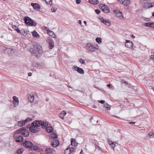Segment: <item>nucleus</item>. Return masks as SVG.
Returning a JSON list of instances; mask_svg holds the SVG:
<instances>
[{
  "mask_svg": "<svg viewBox=\"0 0 154 154\" xmlns=\"http://www.w3.org/2000/svg\"><path fill=\"white\" fill-rule=\"evenodd\" d=\"M23 151V149L22 148H20L17 151V154H22Z\"/></svg>",
  "mask_w": 154,
  "mask_h": 154,
  "instance_id": "obj_36",
  "label": "nucleus"
},
{
  "mask_svg": "<svg viewBox=\"0 0 154 154\" xmlns=\"http://www.w3.org/2000/svg\"><path fill=\"white\" fill-rule=\"evenodd\" d=\"M78 23L80 24H81L82 23V22L81 20H79L78 21Z\"/></svg>",
  "mask_w": 154,
  "mask_h": 154,
  "instance_id": "obj_56",
  "label": "nucleus"
},
{
  "mask_svg": "<svg viewBox=\"0 0 154 154\" xmlns=\"http://www.w3.org/2000/svg\"><path fill=\"white\" fill-rule=\"evenodd\" d=\"M45 1L48 6H51L52 4V0H45Z\"/></svg>",
  "mask_w": 154,
  "mask_h": 154,
  "instance_id": "obj_32",
  "label": "nucleus"
},
{
  "mask_svg": "<svg viewBox=\"0 0 154 154\" xmlns=\"http://www.w3.org/2000/svg\"><path fill=\"white\" fill-rule=\"evenodd\" d=\"M24 20L27 25L35 26L37 25V23L36 22H34L33 20L28 16H26L24 17Z\"/></svg>",
  "mask_w": 154,
  "mask_h": 154,
  "instance_id": "obj_3",
  "label": "nucleus"
},
{
  "mask_svg": "<svg viewBox=\"0 0 154 154\" xmlns=\"http://www.w3.org/2000/svg\"><path fill=\"white\" fill-rule=\"evenodd\" d=\"M75 140L74 139L72 138L71 139V144L72 146H77L78 145V143L75 142Z\"/></svg>",
  "mask_w": 154,
  "mask_h": 154,
  "instance_id": "obj_28",
  "label": "nucleus"
},
{
  "mask_svg": "<svg viewBox=\"0 0 154 154\" xmlns=\"http://www.w3.org/2000/svg\"><path fill=\"white\" fill-rule=\"evenodd\" d=\"M59 143L57 140H54L52 141L51 142V145L54 147H55L58 146Z\"/></svg>",
  "mask_w": 154,
  "mask_h": 154,
  "instance_id": "obj_20",
  "label": "nucleus"
},
{
  "mask_svg": "<svg viewBox=\"0 0 154 154\" xmlns=\"http://www.w3.org/2000/svg\"><path fill=\"white\" fill-rule=\"evenodd\" d=\"M28 99L31 103L33 102L34 103H36L39 101L38 97L36 95H34L31 94L28 97Z\"/></svg>",
  "mask_w": 154,
  "mask_h": 154,
  "instance_id": "obj_5",
  "label": "nucleus"
},
{
  "mask_svg": "<svg viewBox=\"0 0 154 154\" xmlns=\"http://www.w3.org/2000/svg\"><path fill=\"white\" fill-rule=\"evenodd\" d=\"M86 49L91 52H94L98 50V49L95 47L92 44L90 43H88L86 46Z\"/></svg>",
  "mask_w": 154,
  "mask_h": 154,
  "instance_id": "obj_6",
  "label": "nucleus"
},
{
  "mask_svg": "<svg viewBox=\"0 0 154 154\" xmlns=\"http://www.w3.org/2000/svg\"><path fill=\"white\" fill-rule=\"evenodd\" d=\"M64 116H60V118L61 119H64Z\"/></svg>",
  "mask_w": 154,
  "mask_h": 154,
  "instance_id": "obj_55",
  "label": "nucleus"
},
{
  "mask_svg": "<svg viewBox=\"0 0 154 154\" xmlns=\"http://www.w3.org/2000/svg\"><path fill=\"white\" fill-rule=\"evenodd\" d=\"M110 106L107 103H105L104 105V107L106 109L109 110L110 109Z\"/></svg>",
  "mask_w": 154,
  "mask_h": 154,
  "instance_id": "obj_34",
  "label": "nucleus"
},
{
  "mask_svg": "<svg viewBox=\"0 0 154 154\" xmlns=\"http://www.w3.org/2000/svg\"><path fill=\"white\" fill-rule=\"evenodd\" d=\"M98 102L102 104H103L105 103V101L104 100H99Z\"/></svg>",
  "mask_w": 154,
  "mask_h": 154,
  "instance_id": "obj_49",
  "label": "nucleus"
},
{
  "mask_svg": "<svg viewBox=\"0 0 154 154\" xmlns=\"http://www.w3.org/2000/svg\"><path fill=\"white\" fill-rule=\"evenodd\" d=\"M141 18L143 20L146 21H149L150 20V18H146L143 16Z\"/></svg>",
  "mask_w": 154,
  "mask_h": 154,
  "instance_id": "obj_41",
  "label": "nucleus"
},
{
  "mask_svg": "<svg viewBox=\"0 0 154 154\" xmlns=\"http://www.w3.org/2000/svg\"><path fill=\"white\" fill-rule=\"evenodd\" d=\"M144 26L146 27H147L149 28H151L152 22L147 23H144Z\"/></svg>",
  "mask_w": 154,
  "mask_h": 154,
  "instance_id": "obj_38",
  "label": "nucleus"
},
{
  "mask_svg": "<svg viewBox=\"0 0 154 154\" xmlns=\"http://www.w3.org/2000/svg\"><path fill=\"white\" fill-rule=\"evenodd\" d=\"M70 153L69 148H67L65 150V154H69Z\"/></svg>",
  "mask_w": 154,
  "mask_h": 154,
  "instance_id": "obj_42",
  "label": "nucleus"
},
{
  "mask_svg": "<svg viewBox=\"0 0 154 154\" xmlns=\"http://www.w3.org/2000/svg\"><path fill=\"white\" fill-rule=\"evenodd\" d=\"M149 0H140L139 1L140 4L141 5H143L144 2H146V3L147 2H149Z\"/></svg>",
  "mask_w": 154,
  "mask_h": 154,
  "instance_id": "obj_39",
  "label": "nucleus"
},
{
  "mask_svg": "<svg viewBox=\"0 0 154 154\" xmlns=\"http://www.w3.org/2000/svg\"><path fill=\"white\" fill-rule=\"evenodd\" d=\"M32 120V118L28 117L24 120H21L19 121L17 123V125L20 127H22L25 125L26 123L29 122L31 121Z\"/></svg>",
  "mask_w": 154,
  "mask_h": 154,
  "instance_id": "obj_7",
  "label": "nucleus"
},
{
  "mask_svg": "<svg viewBox=\"0 0 154 154\" xmlns=\"http://www.w3.org/2000/svg\"><path fill=\"white\" fill-rule=\"evenodd\" d=\"M73 67L74 68V70L77 71L79 73L82 74H84V71L81 68H79L77 66H74Z\"/></svg>",
  "mask_w": 154,
  "mask_h": 154,
  "instance_id": "obj_17",
  "label": "nucleus"
},
{
  "mask_svg": "<svg viewBox=\"0 0 154 154\" xmlns=\"http://www.w3.org/2000/svg\"><path fill=\"white\" fill-rule=\"evenodd\" d=\"M151 28H154V22H152Z\"/></svg>",
  "mask_w": 154,
  "mask_h": 154,
  "instance_id": "obj_52",
  "label": "nucleus"
},
{
  "mask_svg": "<svg viewBox=\"0 0 154 154\" xmlns=\"http://www.w3.org/2000/svg\"><path fill=\"white\" fill-rule=\"evenodd\" d=\"M11 26L12 29H14V30H16L17 32V33H21V32L17 26L15 25H12Z\"/></svg>",
  "mask_w": 154,
  "mask_h": 154,
  "instance_id": "obj_27",
  "label": "nucleus"
},
{
  "mask_svg": "<svg viewBox=\"0 0 154 154\" xmlns=\"http://www.w3.org/2000/svg\"><path fill=\"white\" fill-rule=\"evenodd\" d=\"M40 120H35L32 123L31 126L29 128V131L33 133H37L40 130L39 127L41 126Z\"/></svg>",
  "mask_w": 154,
  "mask_h": 154,
  "instance_id": "obj_1",
  "label": "nucleus"
},
{
  "mask_svg": "<svg viewBox=\"0 0 154 154\" xmlns=\"http://www.w3.org/2000/svg\"><path fill=\"white\" fill-rule=\"evenodd\" d=\"M154 137V131L150 132L149 134L145 136V138L148 140Z\"/></svg>",
  "mask_w": 154,
  "mask_h": 154,
  "instance_id": "obj_19",
  "label": "nucleus"
},
{
  "mask_svg": "<svg viewBox=\"0 0 154 154\" xmlns=\"http://www.w3.org/2000/svg\"><path fill=\"white\" fill-rule=\"evenodd\" d=\"M54 150L51 148H47L45 150V152L48 154H52L53 153Z\"/></svg>",
  "mask_w": 154,
  "mask_h": 154,
  "instance_id": "obj_24",
  "label": "nucleus"
},
{
  "mask_svg": "<svg viewBox=\"0 0 154 154\" xmlns=\"http://www.w3.org/2000/svg\"><path fill=\"white\" fill-rule=\"evenodd\" d=\"M48 34L53 38H55V37H56V36L54 34V33L49 29L48 30Z\"/></svg>",
  "mask_w": 154,
  "mask_h": 154,
  "instance_id": "obj_26",
  "label": "nucleus"
},
{
  "mask_svg": "<svg viewBox=\"0 0 154 154\" xmlns=\"http://www.w3.org/2000/svg\"><path fill=\"white\" fill-rule=\"evenodd\" d=\"M76 3L77 4H79L80 3L81 1L80 0H75Z\"/></svg>",
  "mask_w": 154,
  "mask_h": 154,
  "instance_id": "obj_50",
  "label": "nucleus"
},
{
  "mask_svg": "<svg viewBox=\"0 0 154 154\" xmlns=\"http://www.w3.org/2000/svg\"><path fill=\"white\" fill-rule=\"evenodd\" d=\"M9 49L8 48H6L5 49V51H6L7 50H8Z\"/></svg>",
  "mask_w": 154,
  "mask_h": 154,
  "instance_id": "obj_61",
  "label": "nucleus"
},
{
  "mask_svg": "<svg viewBox=\"0 0 154 154\" xmlns=\"http://www.w3.org/2000/svg\"><path fill=\"white\" fill-rule=\"evenodd\" d=\"M109 143L110 146L114 149V148L115 146L118 145V143L116 142H112L111 141H108Z\"/></svg>",
  "mask_w": 154,
  "mask_h": 154,
  "instance_id": "obj_23",
  "label": "nucleus"
},
{
  "mask_svg": "<svg viewBox=\"0 0 154 154\" xmlns=\"http://www.w3.org/2000/svg\"><path fill=\"white\" fill-rule=\"evenodd\" d=\"M79 61L82 64H85V60L82 58H80V59Z\"/></svg>",
  "mask_w": 154,
  "mask_h": 154,
  "instance_id": "obj_44",
  "label": "nucleus"
},
{
  "mask_svg": "<svg viewBox=\"0 0 154 154\" xmlns=\"http://www.w3.org/2000/svg\"><path fill=\"white\" fill-rule=\"evenodd\" d=\"M117 118H120L118 116H115Z\"/></svg>",
  "mask_w": 154,
  "mask_h": 154,
  "instance_id": "obj_64",
  "label": "nucleus"
},
{
  "mask_svg": "<svg viewBox=\"0 0 154 154\" xmlns=\"http://www.w3.org/2000/svg\"><path fill=\"white\" fill-rule=\"evenodd\" d=\"M32 75V73L31 72H29L28 73V75L29 76H31Z\"/></svg>",
  "mask_w": 154,
  "mask_h": 154,
  "instance_id": "obj_54",
  "label": "nucleus"
},
{
  "mask_svg": "<svg viewBox=\"0 0 154 154\" xmlns=\"http://www.w3.org/2000/svg\"><path fill=\"white\" fill-rule=\"evenodd\" d=\"M66 114V112L65 110H63L60 113V114H62L63 116H65Z\"/></svg>",
  "mask_w": 154,
  "mask_h": 154,
  "instance_id": "obj_45",
  "label": "nucleus"
},
{
  "mask_svg": "<svg viewBox=\"0 0 154 154\" xmlns=\"http://www.w3.org/2000/svg\"><path fill=\"white\" fill-rule=\"evenodd\" d=\"M20 134L25 137H27L29 135V131L24 127L21 128Z\"/></svg>",
  "mask_w": 154,
  "mask_h": 154,
  "instance_id": "obj_10",
  "label": "nucleus"
},
{
  "mask_svg": "<svg viewBox=\"0 0 154 154\" xmlns=\"http://www.w3.org/2000/svg\"><path fill=\"white\" fill-rule=\"evenodd\" d=\"M152 16L154 17V12L152 13Z\"/></svg>",
  "mask_w": 154,
  "mask_h": 154,
  "instance_id": "obj_63",
  "label": "nucleus"
},
{
  "mask_svg": "<svg viewBox=\"0 0 154 154\" xmlns=\"http://www.w3.org/2000/svg\"><path fill=\"white\" fill-rule=\"evenodd\" d=\"M32 35L33 37H37L39 36V35L35 31L32 32Z\"/></svg>",
  "mask_w": 154,
  "mask_h": 154,
  "instance_id": "obj_35",
  "label": "nucleus"
},
{
  "mask_svg": "<svg viewBox=\"0 0 154 154\" xmlns=\"http://www.w3.org/2000/svg\"><path fill=\"white\" fill-rule=\"evenodd\" d=\"M135 122H130L128 123L129 124H135Z\"/></svg>",
  "mask_w": 154,
  "mask_h": 154,
  "instance_id": "obj_51",
  "label": "nucleus"
},
{
  "mask_svg": "<svg viewBox=\"0 0 154 154\" xmlns=\"http://www.w3.org/2000/svg\"><path fill=\"white\" fill-rule=\"evenodd\" d=\"M144 83L146 87L151 88L154 91V80L152 79L144 80Z\"/></svg>",
  "mask_w": 154,
  "mask_h": 154,
  "instance_id": "obj_4",
  "label": "nucleus"
},
{
  "mask_svg": "<svg viewBox=\"0 0 154 154\" xmlns=\"http://www.w3.org/2000/svg\"><path fill=\"white\" fill-rule=\"evenodd\" d=\"M100 21L107 26H110L111 24L110 22L108 20L103 17L100 18Z\"/></svg>",
  "mask_w": 154,
  "mask_h": 154,
  "instance_id": "obj_11",
  "label": "nucleus"
},
{
  "mask_svg": "<svg viewBox=\"0 0 154 154\" xmlns=\"http://www.w3.org/2000/svg\"><path fill=\"white\" fill-rule=\"evenodd\" d=\"M53 128L51 127H46V130L47 132L48 133H50L53 131Z\"/></svg>",
  "mask_w": 154,
  "mask_h": 154,
  "instance_id": "obj_30",
  "label": "nucleus"
},
{
  "mask_svg": "<svg viewBox=\"0 0 154 154\" xmlns=\"http://www.w3.org/2000/svg\"><path fill=\"white\" fill-rule=\"evenodd\" d=\"M93 119V117L92 116V117H91V119H90V121H91V122H93V123H94V122L93 121H92V120Z\"/></svg>",
  "mask_w": 154,
  "mask_h": 154,
  "instance_id": "obj_53",
  "label": "nucleus"
},
{
  "mask_svg": "<svg viewBox=\"0 0 154 154\" xmlns=\"http://www.w3.org/2000/svg\"><path fill=\"white\" fill-rule=\"evenodd\" d=\"M31 5L32 6L34 9L35 10H38L40 8V6L38 3H32Z\"/></svg>",
  "mask_w": 154,
  "mask_h": 154,
  "instance_id": "obj_21",
  "label": "nucleus"
},
{
  "mask_svg": "<svg viewBox=\"0 0 154 154\" xmlns=\"http://www.w3.org/2000/svg\"><path fill=\"white\" fill-rule=\"evenodd\" d=\"M96 41L97 42L100 44L101 43L102 39L100 38L97 37L96 38Z\"/></svg>",
  "mask_w": 154,
  "mask_h": 154,
  "instance_id": "obj_40",
  "label": "nucleus"
},
{
  "mask_svg": "<svg viewBox=\"0 0 154 154\" xmlns=\"http://www.w3.org/2000/svg\"><path fill=\"white\" fill-rule=\"evenodd\" d=\"M57 135L54 133H52L50 136L51 138L54 139L57 138Z\"/></svg>",
  "mask_w": 154,
  "mask_h": 154,
  "instance_id": "obj_31",
  "label": "nucleus"
},
{
  "mask_svg": "<svg viewBox=\"0 0 154 154\" xmlns=\"http://www.w3.org/2000/svg\"><path fill=\"white\" fill-rule=\"evenodd\" d=\"M118 2L123 5L127 6L130 4V0H118Z\"/></svg>",
  "mask_w": 154,
  "mask_h": 154,
  "instance_id": "obj_16",
  "label": "nucleus"
},
{
  "mask_svg": "<svg viewBox=\"0 0 154 154\" xmlns=\"http://www.w3.org/2000/svg\"><path fill=\"white\" fill-rule=\"evenodd\" d=\"M15 134H21V128H20L17 130L16 131H15Z\"/></svg>",
  "mask_w": 154,
  "mask_h": 154,
  "instance_id": "obj_43",
  "label": "nucleus"
},
{
  "mask_svg": "<svg viewBox=\"0 0 154 154\" xmlns=\"http://www.w3.org/2000/svg\"><path fill=\"white\" fill-rule=\"evenodd\" d=\"M124 83L126 85H128V82L125 81L124 82Z\"/></svg>",
  "mask_w": 154,
  "mask_h": 154,
  "instance_id": "obj_58",
  "label": "nucleus"
},
{
  "mask_svg": "<svg viewBox=\"0 0 154 154\" xmlns=\"http://www.w3.org/2000/svg\"><path fill=\"white\" fill-rule=\"evenodd\" d=\"M13 101H12L14 106L15 107H17L19 104V100L18 98L16 96H14L13 97Z\"/></svg>",
  "mask_w": 154,
  "mask_h": 154,
  "instance_id": "obj_12",
  "label": "nucleus"
},
{
  "mask_svg": "<svg viewBox=\"0 0 154 154\" xmlns=\"http://www.w3.org/2000/svg\"><path fill=\"white\" fill-rule=\"evenodd\" d=\"M99 8L105 13H107L110 12L109 8L106 5L101 4L100 5Z\"/></svg>",
  "mask_w": 154,
  "mask_h": 154,
  "instance_id": "obj_8",
  "label": "nucleus"
},
{
  "mask_svg": "<svg viewBox=\"0 0 154 154\" xmlns=\"http://www.w3.org/2000/svg\"><path fill=\"white\" fill-rule=\"evenodd\" d=\"M114 13L117 17L121 19L124 18L122 12L119 11L115 10L114 11Z\"/></svg>",
  "mask_w": 154,
  "mask_h": 154,
  "instance_id": "obj_14",
  "label": "nucleus"
},
{
  "mask_svg": "<svg viewBox=\"0 0 154 154\" xmlns=\"http://www.w3.org/2000/svg\"><path fill=\"white\" fill-rule=\"evenodd\" d=\"M89 2L90 4L94 5L97 4L99 3L97 0H89Z\"/></svg>",
  "mask_w": 154,
  "mask_h": 154,
  "instance_id": "obj_29",
  "label": "nucleus"
},
{
  "mask_svg": "<svg viewBox=\"0 0 154 154\" xmlns=\"http://www.w3.org/2000/svg\"><path fill=\"white\" fill-rule=\"evenodd\" d=\"M30 50V52L33 54H36L37 52H38L39 54H42L43 52L42 47L37 43L35 44L33 48H31Z\"/></svg>",
  "mask_w": 154,
  "mask_h": 154,
  "instance_id": "obj_2",
  "label": "nucleus"
},
{
  "mask_svg": "<svg viewBox=\"0 0 154 154\" xmlns=\"http://www.w3.org/2000/svg\"><path fill=\"white\" fill-rule=\"evenodd\" d=\"M150 59L151 60H154V55H151L150 56Z\"/></svg>",
  "mask_w": 154,
  "mask_h": 154,
  "instance_id": "obj_48",
  "label": "nucleus"
},
{
  "mask_svg": "<svg viewBox=\"0 0 154 154\" xmlns=\"http://www.w3.org/2000/svg\"><path fill=\"white\" fill-rule=\"evenodd\" d=\"M23 145L26 148H30L32 147L33 144L29 141H26L23 143Z\"/></svg>",
  "mask_w": 154,
  "mask_h": 154,
  "instance_id": "obj_13",
  "label": "nucleus"
},
{
  "mask_svg": "<svg viewBox=\"0 0 154 154\" xmlns=\"http://www.w3.org/2000/svg\"><path fill=\"white\" fill-rule=\"evenodd\" d=\"M46 41L48 43L49 47L50 49H52L54 47V43L53 39L49 37L46 38Z\"/></svg>",
  "mask_w": 154,
  "mask_h": 154,
  "instance_id": "obj_9",
  "label": "nucleus"
},
{
  "mask_svg": "<svg viewBox=\"0 0 154 154\" xmlns=\"http://www.w3.org/2000/svg\"><path fill=\"white\" fill-rule=\"evenodd\" d=\"M33 147L32 148L33 150L35 151H39L40 150V148H39L37 146L34 145L32 146Z\"/></svg>",
  "mask_w": 154,
  "mask_h": 154,
  "instance_id": "obj_37",
  "label": "nucleus"
},
{
  "mask_svg": "<svg viewBox=\"0 0 154 154\" xmlns=\"http://www.w3.org/2000/svg\"><path fill=\"white\" fill-rule=\"evenodd\" d=\"M83 23L84 24H86V22L85 21H84V22H83Z\"/></svg>",
  "mask_w": 154,
  "mask_h": 154,
  "instance_id": "obj_62",
  "label": "nucleus"
},
{
  "mask_svg": "<svg viewBox=\"0 0 154 154\" xmlns=\"http://www.w3.org/2000/svg\"><path fill=\"white\" fill-rule=\"evenodd\" d=\"M154 6V2L152 3H150V1L147 2L146 3V2H144L143 4V7L145 8H149L152 7Z\"/></svg>",
  "mask_w": 154,
  "mask_h": 154,
  "instance_id": "obj_15",
  "label": "nucleus"
},
{
  "mask_svg": "<svg viewBox=\"0 0 154 154\" xmlns=\"http://www.w3.org/2000/svg\"><path fill=\"white\" fill-rule=\"evenodd\" d=\"M133 42L129 40H126L125 45L128 48H131L133 46Z\"/></svg>",
  "mask_w": 154,
  "mask_h": 154,
  "instance_id": "obj_18",
  "label": "nucleus"
},
{
  "mask_svg": "<svg viewBox=\"0 0 154 154\" xmlns=\"http://www.w3.org/2000/svg\"><path fill=\"white\" fill-rule=\"evenodd\" d=\"M111 85V84H108V85H107V86H108V87H110Z\"/></svg>",
  "mask_w": 154,
  "mask_h": 154,
  "instance_id": "obj_59",
  "label": "nucleus"
},
{
  "mask_svg": "<svg viewBox=\"0 0 154 154\" xmlns=\"http://www.w3.org/2000/svg\"><path fill=\"white\" fill-rule=\"evenodd\" d=\"M49 100V99L48 98H46L45 99V100L46 101H48Z\"/></svg>",
  "mask_w": 154,
  "mask_h": 154,
  "instance_id": "obj_60",
  "label": "nucleus"
},
{
  "mask_svg": "<svg viewBox=\"0 0 154 154\" xmlns=\"http://www.w3.org/2000/svg\"><path fill=\"white\" fill-rule=\"evenodd\" d=\"M15 140H16V141L17 142H21L23 140V137L21 136H17L15 138Z\"/></svg>",
  "mask_w": 154,
  "mask_h": 154,
  "instance_id": "obj_22",
  "label": "nucleus"
},
{
  "mask_svg": "<svg viewBox=\"0 0 154 154\" xmlns=\"http://www.w3.org/2000/svg\"><path fill=\"white\" fill-rule=\"evenodd\" d=\"M57 8H52L51 10L52 12H55L56 11Z\"/></svg>",
  "mask_w": 154,
  "mask_h": 154,
  "instance_id": "obj_46",
  "label": "nucleus"
},
{
  "mask_svg": "<svg viewBox=\"0 0 154 154\" xmlns=\"http://www.w3.org/2000/svg\"><path fill=\"white\" fill-rule=\"evenodd\" d=\"M125 80H122L120 82H121L122 83V84H123L124 83V82H125Z\"/></svg>",
  "mask_w": 154,
  "mask_h": 154,
  "instance_id": "obj_57",
  "label": "nucleus"
},
{
  "mask_svg": "<svg viewBox=\"0 0 154 154\" xmlns=\"http://www.w3.org/2000/svg\"><path fill=\"white\" fill-rule=\"evenodd\" d=\"M41 122V123L40 122L41 124V126L42 125V128H45L48 125V122L46 121L42 122V121L40 120Z\"/></svg>",
  "mask_w": 154,
  "mask_h": 154,
  "instance_id": "obj_25",
  "label": "nucleus"
},
{
  "mask_svg": "<svg viewBox=\"0 0 154 154\" xmlns=\"http://www.w3.org/2000/svg\"><path fill=\"white\" fill-rule=\"evenodd\" d=\"M95 13L97 14H99L100 12L101 11L99 9H96L95 11Z\"/></svg>",
  "mask_w": 154,
  "mask_h": 154,
  "instance_id": "obj_47",
  "label": "nucleus"
},
{
  "mask_svg": "<svg viewBox=\"0 0 154 154\" xmlns=\"http://www.w3.org/2000/svg\"><path fill=\"white\" fill-rule=\"evenodd\" d=\"M69 149L70 150V153L73 154L75 152V147H72L70 149L69 148Z\"/></svg>",
  "mask_w": 154,
  "mask_h": 154,
  "instance_id": "obj_33",
  "label": "nucleus"
}]
</instances>
